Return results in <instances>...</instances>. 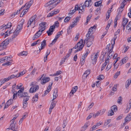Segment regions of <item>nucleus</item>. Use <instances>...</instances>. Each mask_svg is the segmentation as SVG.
I'll use <instances>...</instances> for the list:
<instances>
[{
    "instance_id": "26",
    "label": "nucleus",
    "mask_w": 131,
    "mask_h": 131,
    "mask_svg": "<svg viewBox=\"0 0 131 131\" xmlns=\"http://www.w3.org/2000/svg\"><path fill=\"white\" fill-rule=\"evenodd\" d=\"M57 101H52L50 106L49 109L52 110L55 106Z\"/></svg>"
},
{
    "instance_id": "45",
    "label": "nucleus",
    "mask_w": 131,
    "mask_h": 131,
    "mask_svg": "<svg viewBox=\"0 0 131 131\" xmlns=\"http://www.w3.org/2000/svg\"><path fill=\"white\" fill-rule=\"evenodd\" d=\"M111 109L114 112H116L117 110V106L115 105L112 106L111 107Z\"/></svg>"
},
{
    "instance_id": "50",
    "label": "nucleus",
    "mask_w": 131,
    "mask_h": 131,
    "mask_svg": "<svg viewBox=\"0 0 131 131\" xmlns=\"http://www.w3.org/2000/svg\"><path fill=\"white\" fill-rule=\"evenodd\" d=\"M27 101H23V107L24 108H25L27 106Z\"/></svg>"
},
{
    "instance_id": "16",
    "label": "nucleus",
    "mask_w": 131,
    "mask_h": 131,
    "mask_svg": "<svg viewBox=\"0 0 131 131\" xmlns=\"http://www.w3.org/2000/svg\"><path fill=\"white\" fill-rule=\"evenodd\" d=\"M78 89V87L77 86H76L73 87L71 92L70 93L69 95L70 96H73L74 93H75L77 91Z\"/></svg>"
},
{
    "instance_id": "62",
    "label": "nucleus",
    "mask_w": 131,
    "mask_h": 131,
    "mask_svg": "<svg viewBox=\"0 0 131 131\" xmlns=\"http://www.w3.org/2000/svg\"><path fill=\"white\" fill-rule=\"evenodd\" d=\"M122 97L120 96L118 98V99L117 100V103L120 104L121 103V101H122Z\"/></svg>"
},
{
    "instance_id": "58",
    "label": "nucleus",
    "mask_w": 131,
    "mask_h": 131,
    "mask_svg": "<svg viewBox=\"0 0 131 131\" xmlns=\"http://www.w3.org/2000/svg\"><path fill=\"white\" fill-rule=\"evenodd\" d=\"M11 64V63L9 61H7L5 63L3 64L2 65L3 66H5L6 65L7 66H9Z\"/></svg>"
},
{
    "instance_id": "59",
    "label": "nucleus",
    "mask_w": 131,
    "mask_h": 131,
    "mask_svg": "<svg viewBox=\"0 0 131 131\" xmlns=\"http://www.w3.org/2000/svg\"><path fill=\"white\" fill-rule=\"evenodd\" d=\"M29 97L30 96H28V95L26 96H25L23 97L24 99L23 101H28L29 99Z\"/></svg>"
},
{
    "instance_id": "7",
    "label": "nucleus",
    "mask_w": 131,
    "mask_h": 131,
    "mask_svg": "<svg viewBox=\"0 0 131 131\" xmlns=\"http://www.w3.org/2000/svg\"><path fill=\"white\" fill-rule=\"evenodd\" d=\"M55 27L54 26H52L50 27L49 30L47 31V33L48 36L51 35L53 34V32L54 30Z\"/></svg>"
},
{
    "instance_id": "34",
    "label": "nucleus",
    "mask_w": 131,
    "mask_h": 131,
    "mask_svg": "<svg viewBox=\"0 0 131 131\" xmlns=\"http://www.w3.org/2000/svg\"><path fill=\"white\" fill-rule=\"evenodd\" d=\"M28 8H27L26 9H23L20 14V17H23L28 12Z\"/></svg>"
},
{
    "instance_id": "63",
    "label": "nucleus",
    "mask_w": 131,
    "mask_h": 131,
    "mask_svg": "<svg viewBox=\"0 0 131 131\" xmlns=\"http://www.w3.org/2000/svg\"><path fill=\"white\" fill-rule=\"evenodd\" d=\"M103 124V123L100 121L99 122H97L96 124H95V125L96 126L98 127L100 126V125H101Z\"/></svg>"
},
{
    "instance_id": "56",
    "label": "nucleus",
    "mask_w": 131,
    "mask_h": 131,
    "mask_svg": "<svg viewBox=\"0 0 131 131\" xmlns=\"http://www.w3.org/2000/svg\"><path fill=\"white\" fill-rule=\"evenodd\" d=\"M40 41V40H37L36 41L34 42V43H32L31 45V46H35L36 45L38 44V43H39V42Z\"/></svg>"
},
{
    "instance_id": "43",
    "label": "nucleus",
    "mask_w": 131,
    "mask_h": 131,
    "mask_svg": "<svg viewBox=\"0 0 131 131\" xmlns=\"http://www.w3.org/2000/svg\"><path fill=\"white\" fill-rule=\"evenodd\" d=\"M128 58L127 57H125L123 58L122 60H121L122 64H121L120 65L121 66L123 64L125 63L128 60Z\"/></svg>"
},
{
    "instance_id": "1",
    "label": "nucleus",
    "mask_w": 131,
    "mask_h": 131,
    "mask_svg": "<svg viewBox=\"0 0 131 131\" xmlns=\"http://www.w3.org/2000/svg\"><path fill=\"white\" fill-rule=\"evenodd\" d=\"M25 20L24 19H22L20 21V23L19 24L15 30L14 32V36L16 37L20 32V30L22 29L23 24L24 23Z\"/></svg>"
},
{
    "instance_id": "30",
    "label": "nucleus",
    "mask_w": 131,
    "mask_h": 131,
    "mask_svg": "<svg viewBox=\"0 0 131 131\" xmlns=\"http://www.w3.org/2000/svg\"><path fill=\"white\" fill-rule=\"evenodd\" d=\"M90 70H88L86 71L84 73L83 76H85L86 78H87L88 75L90 73Z\"/></svg>"
},
{
    "instance_id": "47",
    "label": "nucleus",
    "mask_w": 131,
    "mask_h": 131,
    "mask_svg": "<svg viewBox=\"0 0 131 131\" xmlns=\"http://www.w3.org/2000/svg\"><path fill=\"white\" fill-rule=\"evenodd\" d=\"M108 62H106V61H105V62L103 64V65L102 66L101 69V71H102L103 70L104 68H105V67L106 66V65L107 64V63Z\"/></svg>"
},
{
    "instance_id": "35",
    "label": "nucleus",
    "mask_w": 131,
    "mask_h": 131,
    "mask_svg": "<svg viewBox=\"0 0 131 131\" xmlns=\"http://www.w3.org/2000/svg\"><path fill=\"white\" fill-rule=\"evenodd\" d=\"M98 52H97L95 54V55L93 56L92 55L91 57V58L92 60H97V58L98 57Z\"/></svg>"
},
{
    "instance_id": "54",
    "label": "nucleus",
    "mask_w": 131,
    "mask_h": 131,
    "mask_svg": "<svg viewBox=\"0 0 131 131\" xmlns=\"http://www.w3.org/2000/svg\"><path fill=\"white\" fill-rule=\"evenodd\" d=\"M85 8L83 4L82 5V4H81L79 5V9L85 10L84 9Z\"/></svg>"
},
{
    "instance_id": "53",
    "label": "nucleus",
    "mask_w": 131,
    "mask_h": 131,
    "mask_svg": "<svg viewBox=\"0 0 131 131\" xmlns=\"http://www.w3.org/2000/svg\"><path fill=\"white\" fill-rule=\"evenodd\" d=\"M104 78V76L102 75H99V77L97 78V79L100 80H103Z\"/></svg>"
},
{
    "instance_id": "9",
    "label": "nucleus",
    "mask_w": 131,
    "mask_h": 131,
    "mask_svg": "<svg viewBox=\"0 0 131 131\" xmlns=\"http://www.w3.org/2000/svg\"><path fill=\"white\" fill-rule=\"evenodd\" d=\"M41 31V30L39 29V30L34 35L32 38V39L33 40H35V39L38 38L40 36L43 32Z\"/></svg>"
},
{
    "instance_id": "48",
    "label": "nucleus",
    "mask_w": 131,
    "mask_h": 131,
    "mask_svg": "<svg viewBox=\"0 0 131 131\" xmlns=\"http://www.w3.org/2000/svg\"><path fill=\"white\" fill-rule=\"evenodd\" d=\"M102 3V2L101 1L97 2L94 3V6L96 7L99 6Z\"/></svg>"
},
{
    "instance_id": "49",
    "label": "nucleus",
    "mask_w": 131,
    "mask_h": 131,
    "mask_svg": "<svg viewBox=\"0 0 131 131\" xmlns=\"http://www.w3.org/2000/svg\"><path fill=\"white\" fill-rule=\"evenodd\" d=\"M101 113V111L100 110L98 111L96 113L93 115V117L94 118H95L96 117L99 116V114Z\"/></svg>"
},
{
    "instance_id": "40",
    "label": "nucleus",
    "mask_w": 131,
    "mask_h": 131,
    "mask_svg": "<svg viewBox=\"0 0 131 131\" xmlns=\"http://www.w3.org/2000/svg\"><path fill=\"white\" fill-rule=\"evenodd\" d=\"M117 38V36H115L113 38V39H112V42H111V44L112 45V48H114V45L115 43V40Z\"/></svg>"
},
{
    "instance_id": "20",
    "label": "nucleus",
    "mask_w": 131,
    "mask_h": 131,
    "mask_svg": "<svg viewBox=\"0 0 131 131\" xmlns=\"http://www.w3.org/2000/svg\"><path fill=\"white\" fill-rule=\"evenodd\" d=\"M15 124H11L10 126L8 128H7L6 130H13V131H16L15 129Z\"/></svg>"
},
{
    "instance_id": "42",
    "label": "nucleus",
    "mask_w": 131,
    "mask_h": 131,
    "mask_svg": "<svg viewBox=\"0 0 131 131\" xmlns=\"http://www.w3.org/2000/svg\"><path fill=\"white\" fill-rule=\"evenodd\" d=\"M112 65V63H109L107 65L106 68V69L107 71H108L111 68Z\"/></svg>"
},
{
    "instance_id": "11",
    "label": "nucleus",
    "mask_w": 131,
    "mask_h": 131,
    "mask_svg": "<svg viewBox=\"0 0 131 131\" xmlns=\"http://www.w3.org/2000/svg\"><path fill=\"white\" fill-rule=\"evenodd\" d=\"M93 4V2H92L91 0H86L84 4L85 7H90Z\"/></svg>"
},
{
    "instance_id": "18",
    "label": "nucleus",
    "mask_w": 131,
    "mask_h": 131,
    "mask_svg": "<svg viewBox=\"0 0 131 131\" xmlns=\"http://www.w3.org/2000/svg\"><path fill=\"white\" fill-rule=\"evenodd\" d=\"M123 9H121L120 8H118L117 10L118 13L115 18L119 19L121 17V13L123 11Z\"/></svg>"
},
{
    "instance_id": "2",
    "label": "nucleus",
    "mask_w": 131,
    "mask_h": 131,
    "mask_svg": "<svg viewBox=\"0 0 131 131\" xmlns=\"http://www.w3.org/2000/svg\"><path fill=\"white\" fill-rule=\"evenodd\" d=\"M36 17L37 16L35 15L31 17L28 22L27 27H28L30 26L32 24L33 25H35L36 23Z\"/></svg>"
},
{
    "instance_id": "33",
    "label": "nucleus",
    "mask_w": 131,
    "mask_h": 131,
    "mask_svg": "<svg viewBox=\"0 0 131 131\" xmlns=\"http://www.w3.org/2000/svg\"><path fill=\"white\" fill-rule=\"evenodd\" d=\"M25 7V6H22L19 10H17V12L13 13V15H13L14 16L16 15L19 14L20 13V10L23 9Z\"/></svg>"
},
{
    "instance_id": "23",
    "label": "nucleus",
    "mask_w": 131,
    "mask_h": 131,
    "mask_svg": "<svg viewBox=\"0 0 131 131\" xmlns=\"http://www.w3.org/2000/svg\"><path fill=\"white\" fill-rule=\"evenodd\" d=\"M18 78V74H12L9 76L7 79L8 81L9 80L14 78Z\"/></svg>"
},
{
    "instance_id": "44",
    "label": "nucleus",
    "mask_w": 131,
    "mask_h": 131,
    "mask_svg": "<svg viewBox=\"0 0 131 131\" xmlns=\"http://www.w3.org/2000/svg\"><path fill=\"white\" fill-rule=\"evenodd\" d=\"M8 57H4L0 59L1 63H3L4 62H5L6 61H7L8 59Z\"/></svg>"
},
{
    "instance_id": "36",
    "label": "nucleus",
    "mask_w": 131,
    "mask_h": 131,
    "mask_svg": "<svg viewBox=\"0 0 131 131\" xmlns=\"http://www.w3.org/2000/svg\"><path fill=\"white\" fill-rule=\"evenodd\" d=\"M50 53V50H47V52L46 53V54L45 57H44V61L45 62L47 59V58L48 55H49Z\"/></svg>"
},
{
    "instance_id": "41",
    "label": "nucleus",
    "mask_w": 131,
    "mask_h": 131,
    "mask_svg": "<svg viewBox=\"0 0 131 131\" xmlns=\"http://www.w3.org/2000/svg\"><path fill=\"white\" fill-rule=\"evenodd\" d=\"M27 52L23 51L20 52L18 55L19 56H26L27 55Z\"/></svg>"
},
{
    "instance_id": "8",
    "label": "nucleus",
    "mask_w": 131,
    "mask_h": 131,
    "mask_svg": "<svg viewBox=\"0 0 131 131\" xmlns=\"http://www.w3.org/2000/svg\"><path fill=\"white\" fill-rule=\"evenodd\" d=\"M53 82H50L49 83V85L48 86L47 90L45 91L43 95L45 96L50 92L51 89V87L53 84Z\"/></svg>"
},
{
    "instance_id": "52",
    "label": "nucleus",
    "mask_w": 131,
    "mask_h": 131,
    "mask_svg": "<svg viewBox=\"0 0 131 131\" xmlns=\"http://www.w3.org/2000/svg\"><path fill=\"white\" fill-rule=\"evenodd\" d=\"M114 114V111L111 109L108 112V116H111L113 115Z\"/></svg>"
},
{
    "instance_id": "37",
    "label": "nucleus",
    "mask_w": 131,
    "mask_h": 131,
    "mask_svg": "<svg viewBox=\"0 0 131 131\" xmlns=\"http://www.w3.org/2000/svg\"><path fill=\"white\" fill-rule=\"evenodd\" d=\"M92 16V15L91 14H90L86 18V22L85 23V25H87L88 23V22L90 21V20L91 19V17Z\"/></svg>"
},
{
    "instance_id": "60",
    "label": "nucleus",
    "mask_w": 131,
    "mask_h": 131,
    "mask_svg": "<svg viewBox=\"0 0 131 131\" xmlns=\"http://www.w3.org/2000/svg\"><path fill=\"white\" fill-rule=\"evenodd\" d=\"M97 128L98 127H97L95 125H94L91 128L90 130H91L92 131L94 130H95L96 129H97Z\"/></svg>"
},
{
    "instance_id": "10",
    "label": "nucleus",
    "mask_w": 131,
    "mask_h": 131,
    "mask_svg": "<svg viewBox=\"0 0 131 131\" xmlns=\"http://www.w3.org/2000/svg\"><path fill=\"white\" fill-rule=\"evenodd\" d=\"M91 31L89 30L88 32L86 35V38L84 40L85 42H86L88 39V38H90V39L92 41L93 40L94 37L93 36H90V34H91Z\"/></svg>"
},
{
    "instance_id": "38",
    "label": "nucleus",
    "mask_w": 131,
    "mask_h": 131,
    "mask_svg": "<svg viewBox=\"0 0 131 131\" xmlns=\"http://www.w3.org/2000/svg\"><path fill=\"white\" fill-rule=\"evenodd\" d=\"M131 83V79H128L126 82V83L125 85V87L127 88L129 86L130 84Z\"/></svg>"
},
{
    "instance_id": "61",
    "label": "nucleus",
    "mask_w": 131,
    "mask_h": 131,
    "mask_svg": "<svg viewBox=\"0 0 131 131\" xmlns=\"http://www.w3.org/2000/svg\"><path fill=\"white\" fill-rule=\"evenodd\" d=\"M120 71L117 72L115 74L114 76V78H117L118 76L120 75Z\"/></svg>"
},
{
    "instance_id": "46",
    "label": "nucleus",
    "mask_w": 131,
    "mask_h": 131,
    "mask_svg": "<svg viewBox=\"0 0 131 131\" xmlns=\"http://www.w3.org/2000/svg\"><path fill=\"white\" fill-rule=\"evenodd\" d=\"M28 95V94L27 92H23V93L21 94V95H20V96H19V98L24 97L25 96H27Z\"/></svg>"
},
{
    "instance_id": "32",
    "label": "nucleus",
    "mask_w": 131,
    "mask_h": 131,
    "mask_svg": "<svg viewBox=\"0 0 131 131\" xmlns=\"http://www.w3.org/2000/svg\"><path fill=\"white\" fill-rule=\"evenodd\" d=\"M38 93L36 94L32 99V101L34 102H36L37 101L38 99Z\"/></svg>"
},
{
    "instance_id": "27",
    "label": "nucleus",
    "mask_w": 131,
    "mask_h": 131,
    "mask_svg": "<svg viewBox=\"0 0 131 131\" xmlns=\"http://www.w3.org/2000/svg\"><path fill=\"white\" fill-rule=\"evenodd\" d=\"M131 0H123V1L121 4V7L119 8H121V9H123V8H124L125 5L126 4V2L127 1H130Z\"/></svg>"
},
{
    "instance_id": "28",
    "label": "nucleus",
    "mask_w": 131,
    "mask_h": 131,
    "mask_svg": "<svg viewBox=\"0 0 131 131\" xmlns=\"http://www.w3.org/2000/svg\"><path fill=\"white\" fill-rule=\"evenodd\" d=\"M11 31H8V30L7 31L5 32V33H4L3 32H2L1 33V36H3L4 35H5V37H7L9 35V34L10 33Z\"/></svg>"
},
{
    "instance_id": "15",
    "label": "nucleus",
    "mask_w": 131,
    "mask_h": 131,
    "mask_svg": "<svg viewBox=\"0 0 131 131\" xmlns=\"http://www.w3.org/2000/svg\"><path fill=\"white\" fill-rule=\"evenodd\" d=\"M60 36L58 34H57L56 35L55 37V39H54L52 41L51 43H50L49 45V46L50 47H51L52 46V45L54 44L55 43L57 39H58V38L60 37Z\"/></svg>"
},
{
    "instance_id": "22",
    "label": "nucleus",
    "mask_w": 131,
    "mask_h": 131,
    "mask_svg": "<svg viewBox=\"0 0 131 131\" xmlns=\"http://www.w3.org/2000/svg\"><path fill=\"white\" fill-rule=\"evenodd\" d=\"M57 93L58 90L57 89H55L54 90L53 94V99L52 100V101H54L58 96Z\"/></svg>"
},
{
    "instance_id": "57",
    "label": "nucleus",
    "mask_w": 131,
    "mask_h": 131,
    "mask_svg": "<svg viewBox=\"0 0 131 131\" xmlns=\"http://www.w3.org/2000/svg\"><path fill=\"white\" fill-rule=\"evenodd\" d=\"M129 118H126V117H125L124 119V122L123 123L124 125H125L126 123L129 122L130 120H129Z\"/></svg>"
},
{
    "instance_id": "4",
    "label": "nucleus",
    "mask_w": 131,
    "mask_h": 131,
    "mask_svg": "<svg viewBox=\"0 0 131 131\" xmlns=\"http://www.w3.org/2000/svg\"><path fill=\"white\" fill-rule=\"evenodd\" d=\"M11 41V39H6L2 42L0 45V48L2 49H5L6 48V46H7Z\"/></svg>"
},
{
    "instance_id": "21",
    "label": "nucleus",
    "mask_w": 131,
    "mask_h": 131,
    "mask_svg": "<svg viewBox=\"0 0 131 131\" xmlns=\"http://www.w3.org/2000/svg\"><path fill=\"white\" fill-rule=\"evenodd\" d=\"M88 40L86 42H85L84 41V43H86L87 47H89L92 44V41L90 39V38H88Z\"/></svg>"
},
{
    "instance_id": "51",
    "label": "nucleus",
    "mask_w": 131,
    "mask_h": 131,
    "mask_svg": "<svg viewBox=\"0 0 131 131\" xmlns=\"http://www.w3.org/2000/svg\"><path fill=\"white\" fill-rule=\"evenodd\" d=\"M71 17L69 16H67L65 18L64 21L65 23H67L70 19Z\"/></svg>"
},
{
    "instance_id": "19",
    "label": "nucleus",
    "mask_w": 131,
    "mask_h": 131,
    "mask_svg": "<svg viewBox=\"0 0 131 131\" xmlns=\"http://www.w3.org/2000/svg\"><path fill=\"white\" fill-rule=\"evenodd\" d=\"M46 40H44L43 41H42L41 43V48L40 49H39V52H40L41 51V50L43 49L45 47L46 45Z\"/></svg>"
},
{
    "instance_id": "12",
    "label": "nucleus",
    "mask_w": 131,
    "mask_h": 131,
    "mask_svg": "<svg viewBox=\"0 0 131 131\" xmlns=\"http://www.w3.org/2000/svg\"><path fill=\"white\" fill-rule=\"evenodd\" d=\"M46 24L47 23L46 22H41L39 24V25L41 28L40 29L41 30V31H43L46 28Z\"/></svg>"
},
{
    "instance_id": "13",
    "label": "nucleus",
    "mask_w": 131,
    "mask_h": 131,
    "mask_svg": "<svg viewBox=\"0 0 131 131\" xmlns=\"http://www.w3.org/2000/svg\"><path fill=\"white\" fill-rule=\"evenodd\" d=\"M23 92L21 90H19L18 92L17 91H15V93H14V92L13 93H14V94L13 96V99L15 100L16 99L17 97V93H18V96H20V95H21V94L23 93Z\"/></svg>"
},
{
    "instance_id": "3",
    "label": "nucleus",
    "mask_w": 131,
    "mask_h": 131,
    "mask_svg": "<svg viewBox=\"0 0 131 131\" xmlns=\"http://www.w3.org/2000/svg\"><path fill=\"white\" fill-rule=\"evenodd\" d=\"M44 74H43L42 77L38 80V81H39L41 80V83L42 85L45 84L46 83L48 82L50 80V79L49 77H43Z\"/></svg>"
},
{
    "instance_id": "31",
    "label": "nucleus",
    "mask_w": 131,
    "mask_h": 131,
    "mask_svg": "<svg viewBox=\"0 0 131 131\" xmlns=\"http://www.w3.org/2000/svg\"><path fill=\"white\" fill-rule=\"evenodd\" d=\"M128 21V19L127 18L125 17L123 18L122 25H126Z\"/></svg>"
},
{
    "instance_id": "39",
    "label": "nucleus",
    "mask_w": 131,
    "mask_h": 131,
    "mask_svg": "<svg viewBox=\"0 0 131 131\" xmlns=\"http://www.w3.org/2000/svg\"><path fill=\"white\" fill-rule=\"evenodd\" d=\"M7 78H5L4 79H2L0 81V85L1 86L5 82L8 81Z\"/></svg>"
},
{
    "instance_id": "25",
    "label": "nucleus",
    "mask_w": 131,
    "mask_h": 131,
    "mask_svg": "<svg viewBox=\"0 0 131 131\" xmlns=\"http://www.w3.org/2000/svg\"><path fill=\"white\" fill-rule=\"evenodd\" d=\"M12 24L10 23H8L6 25H4V24L2 26L3 28H4V29H6L9 28L12 26Z\"/></svg>"
},
{
    "instance_id": "64",
    "label": "nucleus",
    "mask_w": 131,
    "mask_h": 131,
    "mask_svg": "<svg viewBox=\"0 0 131 131\" xmlns=\"http://www.w3.org/2000/svg\"><path fill=\"white\" fill-rule=\"evenodd\" d=\"M59 23L58 21H56L54 24L53 25V26H54L55 27H59Z\"/></svg>"
},
{
    "instance_id": "55",
    "label": "nucleus",
    "mask_w": 131,
    "mask_h": 131,
    "mask_svg": "<svg viewBox=\"0 0 131 131\" xmlns=\"http://www.w3.org/2000/svg\"><path fill=\"white\" fill-rule=\"evenodd\" d=\"M13 100L12 99H10L8 100L6 103L9 105H10L13 102Z\"/></svg>"
},
{
    "instance_id": "5",
    "label": "nucleus",
    "mask_w": 131,
    "mask_h": 131,
    "mask_svg": "<svg viewBox=\"0 0 131 131\" xmlns=\"http://www.w3.org/2000/svg\"><path fill=\"white\" fill-rule=\"evenodd\" d=\"M83 40L82 39H81L80 41L77 44V46L79 47V48L76 50L75 51V52L76 53L78 51H80L82 50L83 47H84V45L83 44Z\"/></svg>"
},
{
    "instance_id": "29",
    "label": "nucleus",
    "mask_w": 131,
    "mask_h": 131,
    "mask_svg": "<svg viewBox=\"0 0 131 131\" xmlns=\"http://www.w3.org/2000/svg\"><path fill=\"white\" fill-rule=\"evenodd\" d=\"M126 30H128L127 32H129L131 30V21L128 24L126 28Z\"/></svg>"
},
{
    "instance_id": "24",
    "label": "nucleus",
    "mask_w": 131,
    "mask_h": 131,
    "mask_svg": "<svg viewBox=\"0 0 131 131\" xmlns=\"http://www.w3.org/2000/svg\"><path fill=\"white\" fill-rule=\"evenodd\" d=\"M33 3V0H30L28 3H26L24 6H26V7H27V8L29 9Z\"/></svg>"
},
{
    "instance_id": "14",
    "label": "nucleus",
    "mask_w": 131,
    "mask_h": 131,
    "mask_svg": "<svg viewBox=\"0 0 131 131\" xmlns=\"http://www.w3.org/2000/svg\"><path fill=\"white\" fill-rule=\"evenodd\" d=\"M57 1L58 0H51L46 3L45 5V7H48L49 6L52 5Z\"/></svg>"
},
{
    "instance_id": "6",
    "label": "nucleus",
    "mask_w": 131,
    "mask_h": 131,
    "mask_svg": "<svg viewBox=\"0 0 131 131\" xmlns=\"http://www.w3.org/2000/svg\"><path fill=\"white\" fill-rule=\"evenodd\" d=\"M33 83H32L31 85L32 86L30 88L29 92L30 93H33L35 92L37 90H38L39 88V86L38 85H34Z\"/></svg>"
},
{
    "instance_id": "17",
    "label": "nucleus",
    "mask_w": 131,
    "mask_h": 131,
    "mask_svg": "<svg viewBox=\"0 0 131 131\" xmlns=\"http://www.w3.org/2000/svg\"><path fill=\"white\" fill-rule=\"evenodd\" d=\"M62 0H58L57 2V3H55L54 5H52L49 6V11L51 10L52 9L57 6V4H59L60 2H61Z\"/></svg>"
}]
</instances>
